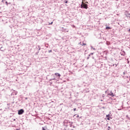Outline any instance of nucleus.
I'll list each match as a JSON object with an SVG mask.
<instances>
[{"mask_svg": "<svg viewBox=\"0 0 130 130\" xmlns=\"http://www.w3.org/2000/svg\"><path fill=\"white\" fill-rule=\"evenodd\" d=\"M23 113H24V110L21 109L18 111V114H19V115H21V114H22Z\"/></svg>", "mask_w": 130, "mask_h": 130, "instance_id": "2", "label": "nucleus"}, {"mask_svg": "<svg viewBox=\"0 0 130 130\" xmlns=\"http://www.w3.org/2000/svg\"><path fill=\"white\" fill-rule=\"evenodd\" d=\"M42 130H49V129L47 128V126H45V127H42Z\"/></svg>", "mask_w": 130, "mask_h": 130, "instance_id": "4", "label": "nucleus"}, {"mask_svg": "<svg viewBox=\"0 0 130 130\" xmlns=\"http://www.w3.org/2000/svg\"><path fill=\"white\" fill-rule=\"evenodd\" d=\"M106 29H111V28L110 27L107 26V27H106Z\"/></svg>", "mask_w": 130, "mask_h": 130, "instance_id": "9", "label": "nucleus"}, {"mask_svg": "<svg viewBox=\"0 0 130 130\" xmlns=\"http://www.w3.org/2000/svg\"><path fill=\"white\" fill-rule=\"evenodd\" d=\"M108 130H110V126H108Z\"/></svg>", "mask_w": 130, "mask_h": 130, "instance_id": "11", "label": "nucleus"}, {"mask_svg": "<svg viewBox=\"0 0 130 130\" xmlns=\"http://www.w3.org/2000/svg\"><path fill=\"white\" fill-rule=\"evenodd\" d=\"M101 101H103V100H101Z\"/></svg>", "mask_w": 130, "mask_h": 130, "instance_id": "16", "label": "nucleus"}, {"mask_svg": "<svg viewBox=\"0 0 130 130\" xmlns=\"http://www.w3.org/2000/svg\"><path fill=\"white\" fill-rule=\"evenodd\" d=\"M106 119L108 120H110V114H108V115H106Z\"/></svg>", "mask_w": 130, "mask_h": 130, "instance_id": "3", "label": "nucleus"}, {"mask_svg": "<svg viewBox=\"0 0 130 130\" xmlns=\"http://www.w3.org/2000/svg\"><path fill=\"white\" fill-rule=\"evenodd\" d=\"M55 76H56V77H60V74H59V73H55Z\"/></svg>", "mask_w": 130, "mask_h": 130, "instance_id": "5", "label": "nucleus"}, {"mask_svg": "<svg viewBox=\"0 0 130 130\" xmlns=\"http://www.w3.org/2000/svg\"><path fill=\"white\" fill-rule=\"evenodd\" d=\"M76 116L77 118L79 117V115L75 114L74 115V117Z\"/></svg>", "mask_w": 130, "mask_h": 130, "instance_id": "8", "label": "nucleus"}, {"mask_svg": "<svg viewBox=\"0 0 130 130\" xmlns=\"http://www.w3.org/2000/svg\"><path fill=\"white\" fill-rule=\"evenodd\" d=\"M86 44L85 43H83L82 44V46H86Z\"/></svg>", "mask_w": 130, "mask_h": 130, "instance_id": "7", "label": "nucleus"}, {"mask_svg": "<svg viewBox=\"0 0 130 130\" xmlns=\"http://www.w3.org/2000/svg\"><path fill=\"white\" fill-rule=\"evenodd\" d=\"M52 24H53V22H52L51 23H49V25H52Z\"/></svg>", "mask_w": 130, "mask_h": 130, "instance_id": "10", "label": "nucleus"}, {"mask_svg": "<svg viewBox=\"0 0 130 130\" xmlns=\"http://www.w3.org/2000/svg\"><path fill=\"white\" fill-rule=\"evenodd\" d=\"M108 95H110V96H111L112 97H113V96H114V94H113V93H112V92L109 93Z\"/></svg>", "mask_w": 130, "mask_h": 130, "instance_id": "6", "label": "nucleus"}, {"mask_svg": "<svg viewBox=\"0 0 130 130\" xmlns=\"http://www.w3.org/2000/svg\"><path fill=\"white\" fill-rule=\"evenodd\" d=\"M76 108H74V111H76Z\"/></svg>", "mask_w": 130, "mask_h": 130, "instance_id": "12", "label": "nucleus"}, {"mask_svg": "<svg viewBox=\"0 0 130 130\" xmlns=\"http://www.w3.org/2000/svg\"><path fill=\"white\" fill-rule=\"evenodd\" d=\"M91 55H93V53H91Z\"/></svg>", "mask_w": 130, "mask_h": 130, "instance_id": "15", "label": "nucleus"}, {"mask_svg": "<svg viewBox=\"0 0 130 130\" xmlns=\"http://www.w3.org/2000/svg\"><path fill=\"white\" fill-rule=\"evenodd\" d=\"M81 9H88V5L85 4L83 2H82V4L81 5Z\"/></svg>", "mask_w": 130, "mask_h": 130, "instance_id": "1", "label": "nucleus"}, {"mask_svg": "<svg viewBox=\"0 0 130 130\" xmlns=\"http://www.w3.org/2000/svg\"><path fill=\"white\" fill-rule=\"evenodd\" d=\"M65 3L68 4V1H66Z\"/></svg>", "mask_w": 130, "mask_h": 130, "instance_id": "13", "label": "nucleus"}, {"mask_svg": "<svg viewBox=\"0 0 130 130\" xmlns=\"http://www.w3.org/2000/svg\"><path fill=\"white\" fill-rule=\"evenodd\" d=\"M128 31L130 32V29H129Z\"/></svg>", "mask_w": 130, "mask_h": 130, "instance_id": "14", "label": "nucleus"}]
</instances>
